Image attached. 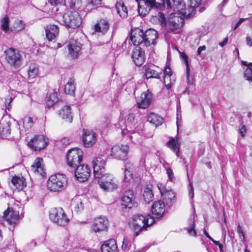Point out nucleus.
Returning a JSON list of instances; mask_svg holds the SVG:
<instances>
[{
    "mask_svg": "<svg viewBox=\"0 0 252 252\" xmlns=\"http://www.w3.org/2000/svg\"><path fill=\"white\" fill-rule=\"evenodd\" d=\"M83 152L78 148H73L69 150L66 155L67 164L70 167L75 168L82 160Z\"/></svg>",
    "mask_w": 252,
    "mask_h": 252,
    "instance_id": "nucleus-9",
    "label": "nucleus"
},
{
    "mask_svg": "<svg viewBox=\"0 0 252 252\" xmlns=\"http://www.w3.org/2000/svg\"><path fill=\"white\" fill-rule=\"evenodd\" d=\"M183 19L175 14H170L166 27L169 32H177L180 29L183 23Z\"/></svg>",
    "mask_w": 252,
    "mask_h": 252,
    "instance_id": "nucleus-15",
    "label": "nucleus"
},
{
    "mask_svg": "<svg viewBox=\"0 0 252 252\" xmlns=\"http://www.w3.org/2000/svg\"><path fill=\"white\" fill-rule=\"evenodd\" d=\"M158 187L160 191V194L162 196H163L166 192L170 189H167L164 185L162 184H158Z\"/></svg>",
    "mask_w": 252,
    "mask_h": 252,
    "instance_id": "nucleus-55",
    "label": "nucleus"
},
{
    "mask_svg": "<svg viewBox=\"0 0 252 252\" xmlns=\"http://www.w3.org/2000/svg\"><path fill=\"white\" fill-rule=\"evenodd\" d=\"M143 196L144 200L146 203L148 204L153 200L154 198V193L151 185H148L145 187Z\"/></svg>",
    "mask_w": 252,
    "mask_h": 252,
    "instance_id": "nucleus-37",
    "label": "nucleus"
},
{
    "mask_svg": "<svg viewBox=\"0 0 252 252\" xmlns=\"http://www.w3.org/2000/svg\"><path fill=\"white\" fill-rule=\"evenodd\" d=\"M75 86L74 85V80L70 78L64 87V91L66 94L71 95L75 94Z\"/></svg>",
    "mask_w": 252,
    "mask_h": 252,
    "instance_id": "nucleus-42",
    "label": "nucleus"
},
{
    "mask_svg": "<svg viewBox=\"0 0 252 252\" xmlns=\"http://www.w3.org/2000/svg\"><path fill=\"white\" fill-rule=\"evenodd\" d=\"M67 186V178L62 174L52 175L47 182L48 189L51 191L60 192L65 189Z\"/></svg>",
    "mask_w": 252,
    "mask_h": 252,
    "instance_id": "nucleus-3",
    "label": "nucleus"
},
{
    "mask_svg": "<svg viewBox=\"0 0 252 252\" xmlns=\"http://www.w3.org/2000/svg\"><path fill=\"white\" fill-rule=\"evenodd\" d=\"M5 60L13 68H18L22 64V57L19 52L14 48H8L5 51Z\"/></svg>",
    "mask_w": 252,
    "mask_h": 252,
    "instance_id": "nucleus-7",
    "label": "nucleus"
},
{
    "mask_svg": "<svg viewBox=\"0 0 252 252\" xmlns=\"http://www.w3.org/2000/svg\"><path fill=\"white\" fill-rule=\"evenodd\" d=\"M135 115L133 113H129L126 119H121L117 126L118 128H120L122 131V134L124 135L127 132H136L137 129L135 126Z\"/></svg>",
    "mask_w": 252,
    "mask_h": 252,
    "instance_id": "nucleus-5",
    "label": "nucleus"
},
{
    "mask_svg": "<svg viewBox=\"0 0 252 252\" xmlns=\"http://www.w3.org/2000/svg\"><path fill=\"white\" fill-rule=\"evenodd\" d=\"M239 132L240 133L242 137L245 136L246 133V128L243 124H240L239 126Z\"/></svg>",
    "mask_w": 252,
    "mask_h": 252,
    "instance_id": "nucleus-59",
    "label": "nucleus"
},
{
    "mask_svg": "<svg viewBox=\"0 0 252 252\" xmlns=\"http://www.w3.org/2000/svg\"><path fill=\"white\" fill-rule=\"evenodd\" d=\"M10 122L5 120L0 122V135L3 138H7L11 132Z\"/></svg>",
    "mask_w": 252,
    "mask_h": 252,
    "instance_id": "nucleus-29",
    "label": "nucleus"
},
{
    "mask_svg": "<svg viewBox=\"0 0 252 252\" xmlns=\"http://www.w3.org/2000/svg\"><path fill=\"white\" fill-rule=\"evenodd\" d=\"M138 4V12L141 16L147 15L152 8L165 7H172L170 0H135Z\"/></svg>",
    "mask_w": 252,
    "mask_h": 252,
    "instance_id": "nucleus-1",
    "label": "nucleus"
},
{
    "mask_svg": "<svg viewBox=\"0 0 252 252\" xmlns=\"http://www.w3.org/2000/svg\"><path fill=\"white\" fill-rule=\"evenodd\" d=\"M46 36L49 41H54L59 35V29L55 25H48L45 29Z\"/></svg>",
    "mask_w": 252,
    "mask_h": 252,
    "instance_id": "nucleus-27",
    "label": "nucleus"
},
{
    "mask_svg": "<svg viewBox=\"0 0 252 252\" xmlns=\"http://www.w3.org/2000/svg\"><path fill=\"white\" fill-rule=\"evenodd\" d=\"M189 5L187 8L179 9L180 13L186 18L192 17L195 13L196 8L201 4L203 0H189Z\"/></svg>",
    "mask_w": 252,
    "mask_h": 252,
    "instance_id": "nucleus-14",
    "label": "nucleus"
},
{
    "mask_svg": "<svg viewBox=\"0 0 252 252\" xmlns=\"http://www.w3.org/2000/svg\"><path fill=\"white\" fill-rule=\"evenodd\" d=\"M129 245V242L126 238L124 237L123 242V245L122 246V250L124 251H128L127 247Z\"/></svg>",
    "mask_w": 252,
    "mask_h": 252,
    "instance_id": "nucleus-58",
    "label": "nucleus"
},
{
    "mask_svg": "<svg viewBox=\"0 0 252 252\" xmlns=\"http://www.w3.org/2000/svg\"><path fill=\"white\" fill-rule=\"evenodd\" d=\"M9 18L8 17H4L1 21V28L3 31L6 32L9 31Z\"/></svg>",
    "mask_w": 252,
    "mask_h": 252,
    "instance_id": "nucleus-52",
    "label": "nucleus"
},
{
    "mask_svg": "<svg viewBox=\"0 0 252 252\" xmlns=\"http://www.w3.org/2000/svg\"><path fill=\"white\" fill-rule=\"evenodd\" d=\"M74 169L75 176L81 182L87 181L90 176L91 169L87 164H80Z\"/></svg>",
    "mask_w": 252,
    "mask_h": 252,
    "instance_id": "nucleus-13",
    "label": "nucleus"
},
{
    "mask_svg": "<svg viewBox=\"0 0 252 252\" xmlns=\"http://www.w3.org/2000/svg\"><path fill=\"white\" fill-rule=\"evenodd\" d=\"M151 211L154 217L160 218L162 217L165 211V204L163 201L158 200L153 204Z\"/></svg>",
    "mask_w": 252,
    "mask_h": 252,
    "instance_id": "nucleus-26",
    "label": "nucleus"
},
{
    "mask_svg": "<svg viewBox=\"0 0 252 252\" xmlns=\"http://www.w3.org/2000/svg\"><path fill=\"white\" fill-rule=\"evenodd\" d=\"M42 161L43 159L42 158L39 157L36 158L31 167L34 172H37L40 174L41 176L43 177L45 174V172L43 166L41 164Z\"/></svg>",
    "mask_w": 252,
    "mask_h": 252,
    "instance_id": "nucleus-32",
    "label": "nucleus"
},
{
    "mask_svg": "<svg viewBox=\"0 0 252 252\" xmlns=\"http://www.w3.org/2000/svg\"><path fill=\"white\" fill-rule=\"evenodd\" d=\"M195 209L193 208V214L191 215L190 217L188 220V223L189 226L185 228L189 234L191 236H195L196 235V232L194 229L195 226Z\"/></svg>",
    "mask_w": 252,
    "mask_h": 252,
    "instance_id": "nucleus-33",
    "label": "nucleus"
},
{
    "mask_svg": "<svg viewBox=\"0 0 252 252\" xmlns=\"http://www.w3.org/2000/svg\"><path fill=\"white\" fill-rule=\"evenodd\" d=\"M48 1L51 5L54 6L53 10L55 8L57 12L59 11V6H63V0H48Z\"/></svg>",
    "mask_w": 252,
    "mask_h": 252,
    "instance_id": "nucleus-50",
    "label": "nucleus"
},
{
    "mask_svg": "<svg viewBox=\"0 0 252 252\" xmlns=\"http://www.w3.org/2000/svg\"><path fill=\"white\" fill-rule=\"evenodd\" d=\"M128 151L129 146L127 145H116L111 148L110 155L116 159L125 160Z\"/></svg>",
    "mask_w": 252,
    "mask_h": 252,
    "instance_id": "nucleus-12",
    "label": "nucleus"
},
{
    "mask_svg": "<svg viewBox=\"0 0 252 252\" xmlns=\"http://www.w3.org/2000/svg\"><path fill=\"white\" fill-rule=\"evenodd\" d=\"M164 81L165 87L169 90L171 86L174 84L176 81L175 75L172 73L171 68L169 65H166L164 70Z\"/></svg>",
    "mask_w": 252,
    "mask_h": 252,
    "instance_id": "nucleus-24",
    "label": "nucleus"
},
{
    "mask_svg": "<svg viewBox=\"0 0 252 252\" xmlns=\"http://www.w3.org/2000/svg\"><path fill=\"white\" fill-rule=\"evenodd\" d=\"M71 206L74 211L78 214L81 213L84 210V205L81 200L78 198H74L71 202Z\"/></svg>",
    "mask_w": 252,
    "mask_h": 252,
    "instance_id": "nucleus-39",
    "label": "nucleus"
},
{
    "mask_svg": "<svg viewBox=\"0 0 252 252\" xmlns=\"http://www.w3.org/2000/svg\"><path fill=\"white\" fill-rule=\"evenodd\" d=\"M166 173L168 175V180L170 182L173 181L174 179V174L170 167H167L166 168Z\"/></svg>",
    "mask_w": 252,
    "mask_h": 252,
    "instance_id": "nucleus-57",
    "label": "nucleus"
},
{
    "mask_svg": "<svg viewBox=\"0 0 252 252\" xmlns=\"http://www.w3.org/2000/svg\"><path fill=\"white\" fill-rule=\"evenodd\" d=\"M82 141L84 147L89 148L93 146L96 142V135L92 130L83 129Z\"/></svg>",
    "mask_w": 252,
    "mask_h": 252,
    "instance_id": "nucleus-23",
    "label": "nucleus"
},
{
    "mask_svg": "<svg viewBox=\"0 0 252 252\" xmlns=\"http://www.w3.org/2000/svg\"><path fill=\"white\" fill-rule=\"evenodd\" d=\"M12 100H13V98L11 97H10L9 98L5 99V104L6 108L7 109H9V107L10 106V104L11 102L12 101Z\"/></svg>",
    "mask_w": 252,
    "mask_h": 252,
    "instance_id": "nucleus-63",
    "label": "nucleus"
},
{
    "mask_svg": "<svg viewBox=\"0 0 252 252\" xmlns=\"http://www.w3.org/2000/svg\"><path fill=\"white\" fill-rule=\"evenodd\" d=\"M59 100L58 93L54 90L49 91L47 94L46 103L47 106L50 108L53 106Z\"/></svg>",
    "mask_w": 252,
    "mask_h": 252,
    "instance_id": "nucleus-34",
    "label": "nucleus"
},
{
    "mask_svg": "<svg viewBox=\"0 0 252 252\" xmlns=\"http://www.w3.org/2000/svg\"><path fill=\"white\" fill-rule=\"evenodd\" d=\"M246 41L247 44L249 46H252V38L249 36L246 37Z\"/></svg>",
    "mask_w": 252,
    "mask_h": 252,
    "instance_id": "nucleus-64",
    "label": "nucleus"
},
{
    "mask_svg": "<svg viewBox=\"0 0 252 252\" xmlns=\"http://www.w3.org/2000/svg\"><path fill=\"white\" fill-rule=\"evenodd\" d=\"M144 31L140 28L132 29L129 41H131L135 46H144Z\"/></svg>",
    "mask_w": 252,
    "mask_h": 252,
    "instance_id": "nucleus-11",
    "label": "nucleus"
},
{
    "mask_svg": "<svg viewBox=\"0 0 252 252\" xmlns=\"http://www.w3.org/2000/svg\"><path fill=\"white\" fill-rule=\"evenodd\" d=\"M159 22H160L161 26L162 27H166L167 25L166 19L164 15L159 12H158L157 16H156Z\"/></svg>",
    "mask_w": 252,
    "mask_h": 252,
    "instance_id": "nucleus-51",
    "label": "nucleus"
},
{
    "mask_svg": "<svg viewBox=\"0 0 252 252\" xmlns=\"http://www.w3.org/2000/svg\"><path fill=\"white\" fill-rule=\"evenodd\" d=\"M131 164L130 162H126L125 165V178L124 180L126 182H128L131 178L132 174L131 173Z\"/></svg>",
    "mask_w": 252,
    "mask_h": 252,
    "instance_id": "nucleus-47",
    "label": "nucleus"
},
{
    "mask_svg": "<svg viewBox=\"0 0 252 252\" xmlns=\"http://www.w3.org/2000/svg\"><path fill=\"white\" fill-rule=\"evenodd\" d=\"M98 178V183L101 189L106 191H112L118 188V184L115 181L112 175L105 172L99 175V177H94Z\"/></svg>",
    "mask_w": 252,
    "mask_h": 252,
    "instance_id": "nucleus-6",
    "label": "nucleus"
},
{
    "mask_svg": "<svg viewBox=\"0 0 252 252\" xmlns=\"http://www.w3.org/2000/svg\"><path fill=\"white\" fill-rule=\"evenodd\" d=\"M101 0H87V4L86 6L87 11H89L96 8L98 5L101 4Z\"/></svg>",
    "mask_w": 252,
    "mask_h": 252,
    "instance_id": "nucleus-45",
    "label": "nucleus"
},
{
    "mask_svg": "<svg viewBox=\"0 0 252 252\" xmlns=\"http://www.w3.org/2000/svg\"><path fill=\"white\" fill-rule=\"evenodd\" d=\"M244 77L249 83H252V67H247L244 69Z\"/></svg>",
    "mask_w": 252,
    "mask_h": 252,
    "instance_id": "nucleus-49",
    "label": "nucleus"
},
{
    "mask_svg": "<svg viewBox=\"0 0 252 252\" xmlns=\"http://www.w3.org/2000/svg\"><path fill=\"white\" fill-rule=\"evenodd\" d=\"M24 28L25 24L23 21L18 20L15 21L10 30L12 32L16 33L23 30Z\"/></svg>",
    "mask_w": 252,
    "mask_h": 252,
    "instance_id": "nucleus-43",
    "label": "nucleus"
},
{
    "mask_svg": "<svg viewBox=\"0 0 252 252\" xmlns=\"http://www.w3.org/2000/svg\"><path fill=\"white\" fill-rule=\"evenodd\" d=\"M60 22L67 28L76 29L80 27L82 23V19L77 11H68L61 14Z\"/></svg>",
    "mask_w": 252,
    "mask_h": 252,
    "instance_id": "nucleus-4",
    "label": "nucleus"
},
{
    "mask_svg": "<svg viewBox=\"0 0 252 252\" xmlns=\"http://www.w3.org/2000/svg\"><path fill=\"white\" fill-rule=\"evenodd\" d=\"M165 203L167 205H171L176 201V195L174 192L170 189L163 196H162Z\"/></svg>",
    "mask_w": 252,
    "mask_h": 252,
    "instance_id": "nucleus-38",
    "label": "nucleus"
},
{
    "mask_svg": "<svg viewBox=\"0 0 252 252\" xmlns=\"http://www.w3.org/2000/svg\"><path fill=\"white\" fill-rule=\"evenodd\" d=\"M145 47L135 46L133 49L131 58L135 64L140 66L142 65L145 61Z\"/></svg>",
    "mask_w": 252,
    "mask_h": 252,
    "instance_id": "nucleus-17",
    "label": "nucleus"
},
{
    "mask_svg": "<svg viewBox=\"0 0 252 252\" xmlns=\"http://www.w3.org/2000/svg\"><path fill=\"white\" fill-rule=\"evenodd\" d=\"M59 115L66 122L71 123L72 121V115L70 107L68 105L64 106L60 111Z\"/></svg>",
    "mask_w": 252,
    "mask_h": 252,
    "instance_id": "nucleus-35",
    "label": "nucleus"
},
{
    "mask_svg": "<svg viewBox=\"0 0 252 252\" xmlns=\"http://www.w3.org/2000/svg\"><path fill=\"white\" fill-rule=\"evenodd\" d=\"M152 94L149 90L143 92L137 100V105L138 108L146 109L149 107L152 102Z\"/></svg>",
    "mask_w": 252,
    "mask_h": 252,
    "instance_id": "nucleus-22",
    "label": "nucleus"
},
{
    "mask_svg": "<svg viewBox=\"0 0 252 252\" xmlns=\"http://www.w3.org/2000/svg\"><path fill=\"white\" fill-rule=\"evenodd\" d=\"M11 184L13 185L12 187L11 186L13 189L18 191L22 190L26 186L25 179L23 177H13L11 179Z\"/></svg>",
    "mask_w": 252,
    "mask_h": 252,
    "instance_id": "nucleus-30",
    "label": "nucleus"
},
{
    "mask_svg": "<svg viewBox=\"0 0 252 252\" xmlns=\"http://www.w3.org/2000/svg\"><path fill=\"white\" fill-rule=\"evenodd\" d=\"M106 159L104 156L98 157L93 161L94 177H99V175L105 172Z\"/></svg>",
    "mask_w": 252,
    "mask_h": 252,
    "instance_id": "nucleus-16",
    "label": "nucleus"
},
{
    "mask_svg": "<svg viewBox=\"0 0 252 252\" xmlns=\"http://www.w3.org/2000/svg\"><path fill=\"white\" fill-rule=\"evenodd\" d=\"M167 146L173 151L177 156H178L179 152V147L177 145V141L174 138H172L166 143Z\"/></svg>",
    "mask_w": 252,
    "mask_h": 252,
    "instance_id": "nucleus-44",
    "label": "nucleus"
},
{
    "mask_svg": "<svg viewBox=\"0 0 252 252\" xmlns=\"http://www.w3.org/2000/svg\"><path fill=\"white\" fill-rule=\"evenodd\" d=\"M155 222L154 219L151 215H147L145 217L142 215L136 214L132 217L131 226L134 231L135 236H137L139 233L143 230L152 225Z\"/></svg>",
    "mask_w": 252,
    "mask_h": 252,
    "instance_id": "nucleus-2",
    "label": "nucleus"
},
{
    "mask_svg": "<svg viewBox=\"0 0 252 252\" xmlns=\"http://www.w3.org/2000/svg\"><path fill=\"white\" fill-rule=\"evenodd\" d=\"M116 241L114 239H110L104 242L101 245V252H115L117 250Z\"/></svg>",
    "mask_w": 252,
    "mask_h": 252,
    "instance_id": "nucleus-28",
    "label": "nucleus"
},
{
    "mask_svg": "<svg viewBox=\"0 0 252 252\" xmlns=\"http://www.w3.org/2000/svg\"><path fill=\"white\" fill-rule=\"evenodd\" d=\"M38 70L37 64L35 63L31 64L28 70L29 77L31 78H35L38 73Z\"/></svg>",
    "mask_w": 252,
    "mask_h": 252,
    "instance_id": "nucleus-46",
    "label": "nucleus"
},
{
    "mask_svg": "<svg viewBox=\"0 0 252 252\" xmlns=\"http://www.w3.org/2000/svg\"><path fill=\"white\" fill-rule=\"evenodd\" d=\"M115 8L118 14L122 18L126 17L127 16V10L126 7L124 3L121 2H117L115 5Z\"/></svg>",
    "mask_w": 252,
    "mask_h": 252,
    "instance_id": "nucleus-40",
    "label": "nucleus"
},
{
    "mask_svg": "<svg viewBox=\"0 0 252 252\" xmlns=\"http://www.w3.org/2000/svg\"><path fill=\"white\" fill-rule=\"evenodd\" d=\"M23 126L26 130L30 129L33 125V121L32 117H25L23 119Z\"/></svg>",
    "mask_w": 252,
    "mask_h": 252,
    "instance_id": "nucleus-48",
    "label": "nucleus"
},
{
    "mask_svg": "<svg viewBox=\"0 0 252 252\" xmlns=\"http://www.w3.org/2000/svg\"><path fill=\"white\" fill-rule=\"evenodd\" d=\"M20 210H17L14 207L8 208L3 213V218L8 224H15L19 218Z\"/></svg>",
    "mask_w": 252,
    "mask_h": 252,
    "instance_id": "nucleus-21",
    "label": "nucleus"
},
{
    "mask_svg": "<svg viewBox=\"0 0 252 252\" xmlns=\"http://www.w3.org/2000/svg\"><path fill=\"white\" fill-rule=\"evenodd\" d=\"M187 72V78L188 80V84L191 85L193 83V80L192 77L189 76V71L188 72V71H186Z\"/></svg>",
    "mask_w": 252,
    "mask_h": 252,
    "instance_id": "nucleus-62",
    "label": "nucleus"
},
{
    "mask_svg": "<svg viewBox=\"0 0 252 252\" xmlns=\"http://www.w3.org/2000/svg\"><path fill=\"white\" fill-rule=\"evenodd\" d=\"M110 27V24L106 19H100L99 22L94 25V31L96 32H100L104 34L107 32Z\"/></svg>",
    "mask_w": 252,
    "mask_h": 252,
    "instance_id": "nucleus-31",
    "label": "nucleus"
},
{
    "mask_svg": "<svg viewBox=\"0 0 252 252\" xmlns=\"http://www.w3.org/2000/svg\"><path fill=\"white\" fill-rule=\"evenodd\" d=\"M48 139L43 135L35 136L29 143V145L35 151H40L47 145Z\"/></svg>",
    "mask_w": 252,
    "mask_h": 252,
    "instance_id": "nucleus-18",
    "label": "nucleus"
},
{
    "mask_svg": "<svg viewBox=\"0 0 252 252\" xmlns=\"http://www.w3.org/2000/svg\"><path fill=\"white\" fill-rule=\"evenodd\" d=\"M109 226V221L105 217H100L94 220L92 229L95 232L107 231Z\"/></svg>",
    "mask_w": 252,
    "mask_h": 252,
    "instance_id": "nucleus-19",
    "label": "nucleus"
},
{
    "mask_svg": "<svg viewBox=\"0 0 252 252\" xmlns=\"http://www.w3.org/2000/svg\"><path fill=\"white\" fill-rule=\"evenodd\" d=\"M143 70L147 79L149 78H159V74L155 70L150 68L147 66L143 67Z\"/></svg>",
    "mask_w": 252,
    "mask_h": 252,
    "instance_id": "nucleus-41",
    "label": "nucleus"
},
{
    "mask_svg": "<svg viewBox=\"0 0 252 252\" xmlns=\"http://www.w3.org/2000/svg\"><path fill=\"white\" fill-rule=\"evenodd\" d=\"M237 233L240 237H242V241L244 242L245 241V234L243 232L242 227L239 224L237 226Z\"/></svg>",
    "mask_w": 252,
    "mask_h": 252,
    "instance_id": "nucleus-56",
    "label": "nucleus"
},
{
    "mask_svg": "<svg viewBox=\"0 0 252 252\" xmlns=\"http://www.w3.org/2000/svg\"><path fill=\"white\" fill-rule=\"evenodd\" d=\"M67 48L69 55L75 59L81 53L82 44L77 40H71L69 41Z\"/></svg>",
    "mask_w": 252,
    "mask_h": 252,
    "instance_id": "nucleus-25",
    "label": "nucleus"
},
{
    "mask_svg": "<svg viewBox=\"0 0 252 252\" xmlns=\"http://www.w3.org/2000/svg\"><path fill=\"white\" fill-rule=\"evenodd\" d=\"M49 218L54 223L60 226L67 225L69 221L64 210L61 207L52 209L49 213Z\"/></svg>",
    "mask_w": 252,
    "mask_h": 252,
    "instance_id": "nucleus-8",
    "label": "nucleus"
},
{
    "mask_svg": "<svg viewBox=\"0 0 252 252\" xmlns=\"http://www.w3.org/2000/svg\"><path fill=\"white\" fill-rule=\"evenodd\" d=\"M181 58L184 61V63L186 66V71L189 72V63L188 62V57L184 52H180Z\"/></svg>",
    "mask_w": 252,
    "mask_h": 252,
    "instance_id": "nucleus-53",
    "label": "nucleus"
},
{
    "mask_svg": "<svg viewBox=\"0 0 252 252\" xmlns=\"http://www.w3.org/2000/svg\"><path fill=\"white\" fill-rule=\"evenodd\" d=\"M189 186L190 188L189 190V195L191 198H193L194 197V191L192 183L189 182Z\"/></svg>",
    "mask_w": 252,
    "mask_h": 252,
    "instance_id": "nucleus-60",
    "label": "nucleus"
},
{
    "mask_svg": "<svg viewBox=\"0 0 252 252\" xmlns=\"http://www.w3.org/2000/svg\"><path fill=\"white\" fill-rule=\"evenodd\" d=\"M81 4V0H71L70 2V7L71 8H79Z\"/></svg>",
    "mask_w": 252,
    "mask_h": 252,
    "instance_id": "nucleus-54",
    "label": "nucleus"
},
{
    "mask_svg": "<svg viewBox=\"0 0 252 252\" xmlns=\"http://www.w3.org/2000/svg\"><path fill=\"white\" fill-rule=\"evenodd\" d=\"M147 121L154 125L156 126L161 125L163 118L154 113H151L147 117Z\"/></svg>",
    "mask_w": 252,
    "mask_h": 252,
    "instance_id": "nucleus-36",
    "label": "nucleus"
},
{
    "mask_svg": "<svg viewBox=\"0 0 252 252\" xmlns=\"http://www.w3.org/2000/svg\"><path fill=\"white\" fill-rule=\"evenodd\" d=\"M121 205L123 211L129 210L137 206V202L132 190H128L125 192L121 198Z\"/></svg>",
    "mask_w": 252,
    "mask_h": 252,
    "instance_id": "nucleus-10",
    "label": "nucleus"
},
{
    "mask_svg": "<svg viewBox=\"0 0 252 252\" xmlns=\"http://www.w3.org/2000/svg\"><path fill=\"white\" fill-rule=\"evenodd\" d=\"M212 241L217 246H218L219 248L220 252H223V245L221 244L219 241H216L214 239L212 240Z\"/></svg>",
    "mask_w": 252,
    "mask_h": 252,
    "instance_id": "nucleus-61",
    "label": "nucleus"
},
{
    "mask_svg": "<svg viewBox=\"0 0 252 252\" xmlns=\"http://www.w3.org/2000/svg\"><path fill=\"white\" fill-rule=\"evenodd\" d=\"M158 38V32L153 29L150 28L144 31V46L146 48L151 45L156 44V39Z\"/></svg>",
    "mask_w": 252,
    "mask_h": 252,
    "instance_id": "nucleus-20",
    "label": "nucleus"
}]
</instances>
